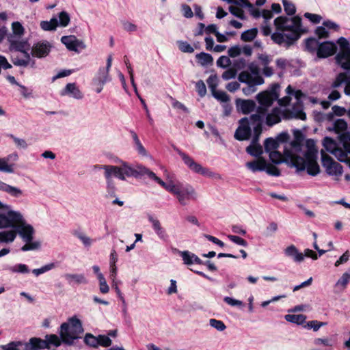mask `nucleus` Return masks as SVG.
Listing matches in <instances>:
<instances>
[{
    "mask_svg": "<svg viewBox=\"0 0 350 350\" xmlns=\"http://www.w3.org/2000/svg\"><path fill=\"white\" fill-rule=\"evenodd\" d=\"M271 161L276 164L282 162L288 165L296 168L297 172L305 170L309 175L317 176L320 172L319 165L317 163V149L313 139H307L305 144H302L297 139L284 146V153L275 150L269 152Z\"/></svg>",
    "mask_w": 350,
    "mask_h": 350,
    "instance_id": "f257e3e1",
    "label": "nucleus"
},
{
    "mask_svg": "<svg viewBox=\"0 0 350 350\" xmlns=\"http://www.w3.org/2000/svg\"><path fill=\"white\" fill-rule=\"evenodd\" d=\"M279 89L278 84H273L270 90L262 91L256 96L258 106L254 113L250 115V119L258 123V126L256 130L258 133L260 124L273 126L280 122L284 116V112L279 107H276L269 110L274 101L279 98Z\"/></svg>",
    "mask_w": 350,
    "mask_h": 350,
    "instance_id": "f03ea898",
    "label": "nucleus"
},
{
    "mask_svg": "<svg viewBox=\"0 0 350 350\" xmlns=\"http://www.w3.org/2000/svg\"><path fill=\"white\" fill-rule=\"evenodd\" d=\"M274 25L276 30L271 34V39L278 44H291L304 32L301 18L297 16L292 18L278 16L274 20Z\"/></svg>",
    "mask_w": 350,
    "mask_h": 350,
    "instance_id": "7ed1b4c3",
    "label": "nucleus"
},
{
    "mask_svg": "<svg viewBox=\"0 0 350 350\" xmlns=\"http://www.w3.org/2000/svg\"><path fill=\"white\" fill-rule=\"evenodd\" d=\"M15 220H16L14 226V230L16 231V235L18 234L25 244L22 246L23 252L36 250L40 248V242L38 241H33L35 234L34 228L28 224L25 219L23 215L15 214Z\"/></svg>",
    "mask_w": 350,
    "mask_h": 350,
    "instance_id": "20e7f679",
    "label": "nucleus"
},
{
    "mask_svg": "<svg viewBox=\"0 0 350 350\" xmlns=\"http://www.w3.org/2000/svg\"><path fill=\"white\" fill-rule=\"evenodd\" d=\"M166 191L174 195L181 206L188 205L191 201H196L198 198V193L192 185L175 182L172 179L170 180Z\"/></svg>",
    "mask_w": 350,
    "mask_h": 350,
    "instance_id": "39448f33",
    "label": "nucleus"
},
{
    "mask_svg": "<svg viewBox=\"0 0 350 350\" xmlns=\"http://www.w3.org/2000/svg\"><path fill=\"white\" fill-rule=\"evenodd\" d=\"M83 333V328L81 321L76 317L70 318L68 322L60 326L59 335L62 342L72 345L75 340L81 338Z\"/></svg>",
    "mask_w": 350,
    "mask_h": 350,
    "instance_id": "423d86ee",
    "label": "nucleus"
},
{
    "mask_svg": "<svg viewBox=\"0 0 350 350\" xmlns=\"http://www.w3.org/2000/svg\"><path fill=\"white\" fill-rule=\"evenodd\" d=\"M240 125L237 129L235 133H234V137L239 141H243L247 140L250 138L251 135V128L250 126V124H252L254 126V142L255 141H258L259 136L262 133V124H260V131L259 133L256 131V128L258 126V123L254 122L250 119V117H245L241 118L239 120Z\"/></svg>",
    "mask_w": 350,
    "mask_h": 350,
    "instance_id": "0eeeda50",
    "label": "nucleus"
},
{
    "mask_svg": "<svg viewBox=\"0 0 350 350\" xmlns=\"http://www.w3.org/2000/svg\"><path fill=\"white\" fill-rule=\"evenodd\" d=\"M94 167L104 170L105 178L113 179L112 177L115 176L121 180H125L126 177L132 175L131 166L125 162H122L121 166L104 165H95Z\"/></svg>",
    "mask_w": 350,
    "mask_h": 350,
    "instance_id": "6e6552de",
    "label": "nucleus"
},
{
    "mask_svg": "<svg viewBox=\"0 0 350 350\" xmlns=\"http://www.w3.org/2000/svg\"><path fill=\"white\" fill-rule=\"evenodd\" d=\"M185 164L193 172L202 176L220 180L222 178L219 174L211 171L208 168L204 167L200 163H196L191 157L180 150H176Z\"/></svg>",
    "mask_w": 350,
    "mask_h": 350,
    "instance_id": "1a4fd4ad",
    "label": "nucleus"
},
{
    "mask_svg": "<svg viewBox=\"0 0 350 350\" xmlns=\"http://www.w3.org/2000/svg\"><path fill=\"white\" fill-rule=\"evenodd\" d=\"M340 46V52L336 55V61L342 68L350 70V42L344 37L337 40Z\"/></svg>",
    "mask_w": 350,
    "mask_h": 350,
    "instance_id": "9d476101",
    "label": "nucleus"
},
{
    "mask_svg": "<svg viewBox=\"0 0 350 350\" xmlns=\"http://www.w3.org/2000/svg\"><path fill=\"white\" fill-rule=\"evenodd\" d=\"M238 79L241 83H244L247 85V87L243 88L242 89V92L245 96H250L256 92V86L265 83V80L262 77H256L255 79H252L250 72L247 71L241 72L239 75Z\"/></svg>",
    "mask_w": 350,
    "mask_h": 350,
    "instance_id": "9b49d317",
    "label": "nucleus"
},
{
    "mask_svg": "<svg viewBox=\"0 0 350 350\" xmlns=\"http://www.w3.org/2000/svg\"><path fill=\"white\" fill-rule=\"evenodd\" d=\"M322 165L329 176H340L342 174V165L334 161L329 156L321 150Z\"/></svg>",
    "mask_w": 350,
    "mask_h": 350,
    "instance_id": "f8f14e48",
    "label": "nucleus"
},
{
    "mask_svg": "<svg viewBox=\"0 0 350 350\" xmlns=\"http://www.w3.org/2000/svg\"><path fill=\"white\" fill-rule=\"evenodd\" d=\"M323 145L326 151L334 155L340 161H345L346 160V152L341 148H338L336 142L331 137H325Z\"/></svg>",
    "mask_w": 350,
    "mask_h": 350,
    "instance_id": "ddd939ff",
    "label": "nucleus"
},
{
    "mask_svg": "<svg viewBox=\"0 0 350 350\" xmlns=\"http://www.w3.org/2000/svg\"><path fill=\"white\" fill-rule=\"evenodd\" d=\"M52 45L48 41H42L33 44L31 48V55L38 58H42L49 55Z\"/></svg>",
    "mask_w": 350,
    "mask_h": 350,
    "instance_id": "4468645a",
    "label": "nucleus"
},
{
    "mask_svg": "<svg viewBox=\"0 0 350 350\" xmlns=\"http://www.w3.org/2000/svg\"><path fill=\"white\" fill-rule=\"evenodd\" d=\"M7 39L10 44L9 49L10 51H18L20 53L29 51L30 46L27 40L14 38V36H8Z\"/></svg>",
    "mask_w": 350,
    "mask_h": 350,
    "instance_id": "2eb2a0df",
    "label": "nucleus"
},
{
    "mask_svg": "<svg viewBox=\"0 0 350 350\" xmlns=\"http://www.w3.org/2000/svg\"><path fill=\"white\" fill-rule=\"evenodd\" d=\"M61 42L69 51L78 52L79 48L81 49H84L85 48V44L83 42L78 40L75 36H62Z\"/></svg>",
    "mask_w": 350,
    "mask_h": 350,
    "instance_id": "dca6fc26",
    "label": "nucleus"
},
{
    "mask_svg": "<svg viewBox=\"0 0 350 350\" xmlns=\"http://www.w3.org/2000/svg\"><path fill=\"white\" fill-rule=\"evenodd\" d=\"M337 50L336 44L333 42H324L320 44L317 50V57L325 58L334 55Z\"/></svg>",
    "mask_w": 350,
    "mask_h": 350,
    "instance_id": "f3484780",
    "label": "nucleus"
},
{
    "mask_svg": "<svg viewBox=\"0 0 350 350\" xmlns=\"http://www.w3.org/2000/svg\"><path fill=\"white\" fill-rule=\"evenodd\" d=\"M236 107L238 111L243 114H249L256 109V104L253 100H245L237 98L235 101Z\"/></svg>",
    "mask_w": 350,
    "mask_h": 350,
    "instance_id": "a211bd4d",
    "label": "nucleus"
},
{
    "mask_svg": "<svg viewBox=\"0 0 350 350\" xmlns=\"http://www.w3.org/2000/svg\"><path fill=\"white\" fill-rule=\"evenodd\" d=\"M21 212L8 210L6 214H0V229L14 228L16 220H15V214H20Z\"/></svg>",
    "mask_w": 350,
    "mask_h": 350,
    "instance_id": "6ab92c4d",
    "label": "nucleus"
},
{
    "mask_svg": "<svg viewBox=\"0 0 350 350\" xmlns=\"http://www.w3.org/2000/svg\"><path fill=\"white\" fill-rule=\"evenodd\" d=\"M12 63L15 66L26 67L31 64L34 66V61L31 59L28 51L21 53V54L13 55L12 56Z\"/></svg>",
    "mask_w": 350,
    "mask_h": 350,
    "instance_id": "aec40b11",
    "label": "nucleus"
},
{
    "mask_svg": "<svg viewBox=\"0 0 350 350\" xmlns=\"http://www.w3.org/2000/svg\"><path fill=\"white\" fill-rule=\"evenodd\" d=\"M61 96H69L75 99L81 100L83 98V94L75 83H68L60 92Z\"/></svg>",
    "mask_w": 350,
    "mask_h": 350,
    "instance_id": "412c9836",
    "label": "nucleus"
},
{
    "mask_svg": "<svg viewBox=\"0 0 350 350\" xmlns=\"http://www.w3.org/2000/svg\"><path fill=\"white\" fill-rule=\"evenodd\" d=\"M288 138V135L286 133H282L278 137V139H275L273 138H267L265 142V150L267 152H271L272 151L276 150V149L279 146L278 142H284Z\"/></svg>",
    "mask_w": 350,
    "mask_h": 350,
    "instance_id": "4be33fe9",
    "label": "nucleus"
},
{
    "mask_svg": "<svg viewBox=\"0 0 350 350\" xmlns=\"http://www.w3.org/2000/svg\"><path fill=\"white\" fill-rule=\"evenodd\" d=\"M345 84V94L346 95H350V77H349L345 72L339 73L335 80L334 81L332 86L333 88H338L342 84Z\"/></svg>",
    "mask_w": 350,
    "mask_h": 350,
    "instance_id": "5701e85b",
    "label": "nucleus"
},
{
    "mask_svg": "<svg viewBox=\"0 0 350 350\" xmlns=\"http://www.w3.org/2000/svg\"><path fill=\"white\" fill-rule=\"evenodd\" d=\"M148 219L152 224V228L159 239L163 241H167L168 239V235L165 230L161 226L160 221L152 216H150Z\"/></svg>",
    "mask_w": 350,
    "mask_h": 350,
    "instance_id": "b1692460",
    "label": "nucleus"
},
{
    "mask_svg": "<svg viewBox=\"0 0 350 350\" xmlns=\"http://www.w3.org/2000/svg\"><path fill=\"white\" fill-rule=\"evenodd\" d=\"M284 254L291 258L295 262L299 263L304 261V254L299 252L294 245H291L284 249Z\"/></svg>",
    "mask_w": 350,
    "mask_h": 350,
    "instance_id": "393cba45",
    "label": "nucleus"
},
{
    "mask_svg": "<svg viewBox=\"0 0 350 350\" xmlns=\"http://www.w3.org/2000/svg\"><path fill=\"white\" fill-rule=\"evenodd\" d=\"M110 81L111 77L109 76V70L105 68L104 67L99 68L93 79L94 83L101 84H105L107 82Z\"/></svg>",
    "mask_w": 350,
    "mask_h": 350,
    "instance_id": "a878e982",
    "label": "nucleus"
},
{
    "mask_svg": "<svg viewBox=\"0 0 350 350\" xmlns=\"http://www.w3.org/2000/svg\"><path fill=\"white\" fill-rule=\"evenodd\" d=\"M46 347V344L42 339L39 338H31L28 342L25 344V350H41Z\"/></svg>",
    "mask_w": 350,
    "mask_h": 350,
    "instance_id": "bb28decb",
    "label": "nucleus"
},
{
    "mask_svg": "<svg viewBox=\"0 0 350 350\" xmlns=\"http://www.w3.org/2000/svg\"><path fill=\"white\" fill-rule=\"evenodd\" d=\"M64 277L70 284H81L88 283V280L82 273H66Z\"/></svg>",
    "mask_w": 350,
    "mask_h": 350,
    "instance_id": "cd10ccee",
    "label": "nucleus"
},
{
    "mask_svg": "<svg viewBox=\"0 0 350 350\" xmlns=\"http://www.w3.org/2000/svg\"><path fill=\"white\" fill-rule=\"evenodd\" d=\"M0 190L5 191L15 198H19L23 195V191L21 189L8 185L2 181H0Z\"/></svg>",
    "mask_w": 350,
    "mask_h": 350,
    "instance_id": "c85d7f7f",
    "label": "nucleus"
},
{
    "mask_svg": "<svg viewBox=\"0 0 350 350\" xmlns=\"http://www.w3.org/2000/svg\"><path fill=\"white\" fill-rule=\"evenodd\" d=\"M16 238V231L14 228L0 232V243H10Z\"/></svg>",
    "mask_w": 350,
    "mask_h": 350,
    "instance_id": "c756f323",
    "label": "nucleus"
},
{
    "mask_svg": "<svg viewBox=\"0 0 350 350\" xmlns=\"http://www.w3.org/2000/svg\"><path fill=\"white\" fill-rule=\"evenodd\" d=\"M347 123L345 120L337 119L334 122L333 130L336 133L338 134L339 135L343 134H349V133L347 132Z\"/></svg>",
    "mask_w": 350,
    "mask_h": 350,
    "instance_id": "7c9ffc66",
    "label": "nucleus"
},
{
    "mask_svg": "<svg viewBox=\"0 0 350 350\" xmlns=\"http://www.w3.org/2000/svg\"><path fill=\"white\" fill-rule=\"evenodd\" d=\"M245 165L248 169L255 172L257 171L265 170L266 167V161L263 159H259L251 162H247Z\"/></svg>",
    "mask_w": 350,
    "mask_h": 350,
    "instance_id": "2f4dec72",
    "label": "nucleus"
},
{
    "mask_svg": "<svg viewBox=\"0 0 350 350\" xmlns=\"http://www.w3.org/2000/svg\"><path fill=\"white\" fill-rule=\"evenodd\" d=\"M46 344L45 349H50L51 346L59 347L62 344V338L55 334L46 335L45 339L42 340Z\"/></svg>",
    "mask_w": 350,
    "mask_h": 350,
    "instance_id": "473e14b6",
    "label": "nucleus"
},
{
    "mask_svg": "<svg viewBox=\"0 0 350 350\" xmlns=\"http://www.w3.org/2000/svg\"><path fill=\"white\" fill-rule=\"evenodd\" d=\"M12 33L8 36H14V38H21L25 33V28L18 21L13 22L11 25Z\"/></svg>",
    "mask_w": 350,
    "mask_h": 350,
    "instance_id": "72a5a7b5",
    "label": "nucleus"
},
{
    "mask_svg": "<svg viewBox=\"0 0 350 350\" xmlns=\"http://www.w3.org/2000/svg\"><path fill=\"white\" fill-rule=\"evenodd\" d=\"M196 57L199 64L203 66L211 65L213 62V57L210 54L204 52L198 53Z\"/></svg>",
    "mask_w": 350,
    "mask_h": 350,
    "instance_id": "f704fd0d",
    "label": "nucleus"
},
{
    "mask_svg": "<svg viewBox=\"0 0 350 350\" xmlns=\"http://www.w3.org/2000/svg\"><path fill=\"white\" fill-rule=\"evenodd\" d=\"M258 141H255L254 142V139H252V144L247 146L246 151L251 155L254 157H259L262 153V149L260 144H258Z\"/></svg>",
    "mask_w": 350,
    "mask_h": 350,
    "instance_id": "c9c22d12",
    "label": "nucleus"
},
{
    "mask_svg": "<svg viewBox=\"0 0 350 350\" xmlns=\"http://www.w3.org/2000/svg\"><path fill=\"white\" fill-rule=\"evenodd\" d=\"M73 235L80 240L85 247H90L92 245L93 240L85 233L76 230Z\"/></svg>",
    "mask_w": 350,
    "mask_h": 350,
    "instance_id": "e433bc0d",
    "label": "nucleus"
},
{
    "mask_svg": "<svg viewBox=\"0 0 350 350\" xmlns=\"http://www.w3.org/2000/svg\"><path fill=\"white\" fill-rule=\"evenodd\" d=\"M58 26V21L56 18H52L49 21H43L40 22V27L44 31H53Z\"/></svg>",
    "mask_w": 350,
    "mask_h": 350,
    "instance_id": "4c0bfd02",
    "label": "nucleus"
},
{
    "mask_svg": "<svg viewBox=\"0 0 350 350\" xmlns=\"http://www.w3.org/2000/svg\"><path fill=\"white\" fill-rule=\"evenodd\" d=\"M284 319L288 322L300 325L305 322L306 318L303 314H286Z\"/></svg>",
    "mask_w": 350,
    "mask_h": 350,
    "instance_id": "58836bf2",
    "label": "nucleus"
},
{
    "mask_svg": "<svg viewBox=\"0 0 350 350\" xmlns=\"http://www.w3.org/2000/svg\"><path fill=\"white\" fill-rule=\"evenodd\" d=\"M146 175L150 178L157 182L159 185L163 187L165 190L170 185V178H167V182H164L160 178H159L153 172L148 170Z\"/></svg>",
    "mask_w": 350,
    "mask_h": 350,
    "instance_id": "ea45409f",
    "label": "nucleus"
},
{
    "mask_svg": "<svg viewBox=\"0 0 350 350\" xmlns=\"http://www.w3.org/2000/svg\"><path fill=\"white\" fill-rule=\"evenodd\" d=\"M316 346L327 347L332 348L334 346V340L329 338H317L314 340Z\"/></svg>",
    "mask_w": 350,
    "mask_h": 350,
    "instance_id": "a19ab883",
    "label": "nucleus"
},
{
    "mask_svg": "<svg viewBox=\"0 0 350 350\" xmlns=\"http://www.w3.org/2000/svg\"><path fill=\"white\" fill-rule=\"evenodd\" d=\"M350 281V271L345 272L340 279L336 282V286H340L342 290L346 288Z\"/></svg>",
    "mask_w": 350,
    "mask_h": 350,
    "instance_id": "79ce46f5",
    "label": "nucleus"
},
{
    "mask_svg": "<svg viewBox=\"0 0 350 350\" xmlns=\"http://www.w3.org/2000/svg\"><path fill=\"white\" fill-rule=\"evenodd\" d=\"M339 141L342 144L344 152L347 154L350 153V133L338 135Z\"/></svg>",
    "mask_w": 350,
    "mask_h": 350,
    "instance_id": "37998d69",
    "label": "nucleus"
},
{
    "mask_svg": "<svg viewBox=\"0 0 350 350\" xmlns=\"http://www.w3.org/2000/svg\"><path fill=\"white\" fill-rule=\"evenodd\" d=\"M257 32L256 28L245 31L241 33V40L245 42L251 41L256 36Z\"/></svg>",
    "mask_w": 350,
    "mask_h": 350,
    "instance_id": "c03bdc74",
    "label": "nucleus"
},
{
    "mask_svg": "<svg viewBox=\"0 0 350 350\" xmlns=\"http://www.w3.org/2000/svg\"><path fill=\"white\" fill-rule=\"evenodd\" d=\"M55 263L54 262H51V263H49L47 265H45L44 266H42V267L40 268H38V269H34L32 270V273L36 275V276H38L40 275V274H42L44 273H46L53 269H54L55 267Z\"/></svg>",
    "mask_w": 350,
    "mask_h": 350,
    "instance_id": "a18cd8bd",
    "label": "nucleus"
},
{
    "mask_svg": "<svg viewBox=\"0 0 350 350\" xmlns=\"http://www.w3.org/2000/svg\"><path fill=\"white\" fill-rule=\"evenodd\" d=\"M0 172L5 173H13L14 165L7 163L5 158H0Z\"/></svg>",
    "mask_w": 350,
    "mask_h": 350,
    "instance_id": "49530a36",
    "label": "nucleus"
},
{
    "mask_svg": "<svg viewBox=\"0 0 350 350\" xmlns=\"http://www.w3.org/2000/svg\"><path fill=\"white\" fill-rule=\"evenodd\" d=\"M148 170L149 169L142 165H137L135 168L131 167V170L132 171L131 177L137 178L142 175H146Z\"/></svg>",
    "mask_w": 350,
    "mask_h": 350,
    "instance_id": "de8ad7c7",
    "label": "nucleus"
},
{
    "mask_svg": "<svg viewBox=\"0 0 350 350\" xmlns=\"http://www.w3.org/2000/svg\"><path fill=\"white\" fill-rule=\"evenodd\" d=\"M70 21V16L66 12L62 11L59 14L58 25L65 27L68 25Z\"/></svg>",
    "mask_w": 350,
    "mask_h": 350,
    "instance_id": "09e8293b",
    "label": "nucleus"
},
{
    "mask_svg": "<svg viewBox=\"0 0 350 350\" xmlns=\"http://www.w3.org/2000/svg\"><path fill=\"white\" fill-rule=\"evenodd\" d=\"M321 43L315 38H308L306 42V49L310 52L317 51Z\"/></svg>",
    "mask_w": 350,
    "mask_h": 350,
    "instance_id": "8fccbe9b",
    "label": "nucleus"
},
{
    "mask_svg": "<svg viewBox=\"0 0 350 350\" xmlns=\"http://www.w3.org/2000/svg\"><path fill=\"white\" fill-rule=\"evenodd\" d=\"M209 325L219 332H223L226 328V325L222 321L215 319H211L209 320Z\"/></svg>",
    "mask_w": 350,
    "mask_h": 350,
    "instance_id": "3c124183",
    "label": "nucleus"
},
{
    "mask_svg": "<svg viewBox=\"0 0 350 350\" xmlns=\"http://www.w3.org/2000/svg\"><path fill=\"white\" fill-rule=\"evenodd\" d=\"M211 94L213 96V97L218 100L219 101L226 103L230 100L228 95L224 91L216 90L211 92Z\"/></svg>",
    "mask_w": 350,
    "mask_h": 350,
    "instance_id": "603ef678",
    "label": "nucleus"
},
{
    "mask_svg": "<svg viewBox=\"0 0 350 350\" xmlns=\"http://www.w3.org/2000/svg\"><path fill=\"white\" fill-rule=\"evenodd\" d=\"M282 3L284 5V11L287 15L292 16L295 14L296 8L293 3L287 0H282Z\"/></svg>",
    "mask_w": 350,
    "mask_h": 350,
    "instance_id": "864d4df0",
    "label": "nucleus"
},
{
    "mask_svg": "<svg viewBox=\"0 0 350 350\" xmlns=\"http://www.w3.org/2000/svg\"><path fill=\"white\" fill-rule=\"evenodd\" d=\"M180 256L184 261V263L187 265H191L194 263L193 258H191L192 256L195 254L189 252V251H183L180 252Z\"/></svg>",
    "mask_w": 350,
    "mask_h": 350,
    "instance_id": "5fc2aeb1",
    "label": "nucleus"
},
{
    "mask_svg": "<svg viewBox=\"0 0 350 350\" xmlns=\"http://www.w3.org/2000/svg\"><path fill=\"white\" fill-rule=\"evenodd\" d=\"M237 70L232 66L228 68L226 71H224L221 75V77L224 80L228 81L230 79H234L237 76Z\"/></svg>",
    "mask_w": 350,
    "mask_h": 350,
    "instance_id": "6e6d98bb",
    "label": "nucleus"
},
{
    "mask_svg": "<svg viewBox=\"0 0 350 350\" xmlns=\"http://www.w3.org/2000/svg\"><path fill=\"white\" fill-rule=\"evenodd\" d=\"M179 49L183 53H191L194 51L193 46L186 41L177 42Z\"/></svg>",
    "mask_w": 350,
    "mask_h": 350,
    "instance_id": "4d7b16f0",
    "label": "nucleus"
},
{
    "mask_svg": "<svg viewBox=\"0 0 350 350\" xmlns=\"http://www.w3.org/2000/svg\"><path fill=\"white\" fill-rule=\"evenodd\" d=\"M286 93L288 94V95H293L295 96V98L297 100V101L299 102V100L303 97L304 96V93L299 90H295L291 85H288V87L286 88Z\"/></svg>",
    "mask_w": 350,
    "mask_h": 350,
    "instance_id": "13d9d810",
    "label": "nucleus"
},
{
    "mask_svg": "<svg viewBox=\"0 0 350 350\" xmlns=\"http://www.w3.org/2000/svg\"><path fill=\"white\" fill-rule=\"evenodd\" d=\"M206 83L208 84V86L211 90V92L217 90V87L218 85V79L216 75H211L207 81Z\"/></svg>",
    "mask_w": 350,
    "mask_h": 350,
    "instance_id": "bf43d9fd",
    "label": "nucleus"
},
{
    "mask_svg": "<svg viewBox=\"0 0 350 350\" xmlns=\"http://www.w3.org/2000/svg\"><path fill=\"white\" fill-rule=\"evenodd\" d=\"M85 342L93 347H96L99 345V341L98 337H95L91 334H87L84 338Z\"/></svg>",
    "mask_w": 350,
    "mask_h": 350,
    "instance_id": "052dcab7",
    "label": "nucleus"
},
{
    "mask_svg": "<svg viewBox=\"0 0 350 350\" xmlns=\"http://www.w3.org/2000/svg\"><path fill=\"white\" fill-rule=\"evenodd\" d=\"M10 269L13 273H27L29 272L28 267L25 264H17Z\"/></svg>",
    "mask_w": 350,
    "mask_h": 350,
    "instance_id": "680f3d73",
    "label": "nucleus"
},
{
    "mask_svg": "<svg viewBox=\"0 0 350 350\" xmlns=\"http://www.w3.org/2000/svg\"><path fill=\"white\" fill-rule=\"evenodd\" d=\"M231 65V61L230 58L227 56H221L217 60V66L218 67H221L222 68H228Z\"/></svg>",
    "mask_w": 350,
    "mask_h": 350,
    "instance_id": "e2e57ef3",
    "label": "nucleus"
},
{
    "mask_svg": "<svg viewBox=\"0 0 350 350\" xmlns=\"http://www.w3.org/2000/svg\"><path fill=\"white\" fill-rule=\"evenodd\" d=\"M107 182V191L109 196L113 197L116 195V185L113 179L105 178Z\"/></svg>",
    "mask_w": 350,
    "mask_h": 350,
    "instance_id": "0e129e2a",
    "label": "nucleus"
},
{
    "mask_svg": "<svg viewBox=\"0 0 350 350\" xmlns=\"http://www.w3.org/2000/svg\"><path fill=\"white\" fill-rule=\"evenodd\" d=\"M196 88L200 97H204L206 94V85L202 80H200L196 83Z\"/></svg>",
    "mask_w": 350,
    "mask_h": 350,
    "instance_id": "69168bd1",
    "label": "nucleus"
},
{
    "mask_svg": "<svg viewBox=\"0 0 350 350\" xmlns=\"http://www.w3.org/2000/svg\"><path fill=\"white\" fill-rule=\"evenodd\" d=\"M122 28L124 31L128 32H134L137 30V27L134 23L128 21H124L122 22Z\"/></svg>",
    "mask_w": 350,
    "mask_h": 350,
    "instance_id": "338daca9",
    "label": "nucleus"
},
{
    "mask_svg": "<svg viewBox=\"0 0 350 350\" xmlns=\"http://www.w3.org/2000/svg\"><path fill=\"white\" fill-rule=\"evenodd\" d=\"M228 238L232 242H233L239 245H241L243 247H246L247 245V241L240 237L230 234L228 236Z\"/></svg>",
    "mask_w": 350,
    "mask_h": 350,
    "instance_id": "774afa93",
    "label": "nucleus"
}]
</instances>
